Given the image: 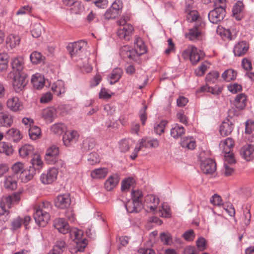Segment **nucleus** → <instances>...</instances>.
<instances>
[{
	"mask_svg": "<svg viewBox=\"0 0 254 254\" xmlns=\"http://www.w3.org/2000/svg\"><path fill=\"white\" fill-rule=\"evenodd\" d=\"M52 205L48 201H44L34 208L33 217L36 223L41 227H45L50 220L49 211Z\"/></svg>",
	"mask_w": 254,
	"mask_h": 254,
	"instance_id": "nucleus-1",
	"label": "nucleus"
},
{
	"mask_svg": "<svg viewBox=\"0 0 254 254\" xmlns=\"http://www.w3.org/2000/svg\"><path fill=\"white\" fill-rule=\"evenodd\" d=\"M127 20L125 18H122L117 21L119 25H122L123 28H121L117 31V35L120 39H124L126 41L129 40L131 36L133 31V27L130 24H126Z\"/></svg>",
	"mask_w": 254,
	"mask_h": 254,
	"instance_id": "nucleus-2",
	"label": "nucleus"
},
{
	"mask_svg": "<svg viewBox=\"0 0 254 254\" xmlns=\"http://www.w3.org/2000/svg\"><path fill=\"white\" fill-rule=\"evenodd\" d=\"M226 11L224 5L216 6L211 10L208 17L210 22L213 24H218L225 17Z\"/></svg>",
	"mask_w": 254,
	"mask_h": 254,
	"instance_id": "nucleus-3",
	"label": "nucleus"
},
{
	"mask_svg": "<svg viewBox=\"0 0 254 254\" xmlns=\"http://www.w3.org/2000/svg\"><path fill=\"white\" fill-rule=\"evenodd\" d=\"M31 220V217L28 215L24 216V218L17 216L10 222L9 229L12 232L15 233L18 231L22 225L27 229L28 228V225Z\"/></svg>",
	"mask_w": 254,
	"mask_h": 254,
	"instance_id": "nucleus-4",
	"label": "nucleus"
},
{
	"mask_svg": "<svg viewBox=\"0 0 254 254\" xmlns=\"http://www.w3.org/2000/svg\"><path fill=\"white\" fill-rule=\"evenodd\" d=\"M20 199L19 193H13L11 195L3 196L0 201L1 209L9 210L12 206L17 204Z\"/></svg>",
	"mask_w": 254,
	"mask_h": 254,
	"instance_id": "nucleus-5",
	"label": "nucleus"
},
{
	"mask_svg": "<svg viewBox=\"0 0 254 254\" xmlns=\"http://www.w3.org/2000/svg\"><path fill=\"white\" fill-rule=\"evenodd\" d=\"M234 112V109H230L228 111L229 115L227 118L222 122L220 126L219 132L223 136H226L230 134L234 129V125L233 122L228 119V118L232 119L231 114H233Z\"/></svg>",
	"mask_w": 254,
	"mask_h": 254,
	"instance_id": "nucleus-6",
	"label": "nucleus"
},
{
	"mask_svg": "<svg viewBox=\"0 0 254 254\" xmlns=\"http://www.w3.org/2000/svg\"><path fill=\"white\" fill-rule=\"evenodd\" d=\"M27 75L25 73L15 74L13 78L12 86L16 93L23 91L27 83L26 78Z\"/></svg>",
	"mask_w": 254,
	"mask_h": 254,
	"instance_id": "nucleus-7",
	"label": "nucleus"
},
{
	"mask_svg": "<svg viewBox=\"0 0 254 254\" xmlns=\"http://www.w3.org/2000/svg\"><path fill=\"white\" fill-rule=\"evenodd\" d=\"M58 174V169L53 167L49 169L46 173H43L40 179L43 184H51L57 179Z\"/></svg>",
	"mask_w": 254,
	"mask_h": 254,
	"instance_id": "nucleus-8",
	"label": "nucleus"
},
{
	"mask_svg": "<svg viewBox=\"0 0 254 254\" xmlns=\"http://www.w3.org/2000/svg\"><path fill=\"white\" fill-rule=\"evenodd\" d=\"M87 44V42L84 40H80L73 43H70L67 46V49L70 56L73 58L74 56H79L82 51L83 47Z\"/></svg>",
	"mask_w": 254,
	"mask_h": 254,
	"instance_id": "nucleus-9",
	"label": "nucleus"
},
{
	"mask_svg": "<svg viewBox=\"0 0 254 254\" xmlns=\"http://www.w3.org/2000/svg\"><path fill=\"white\" fill-rule=\"evenodd\" d=\"M56 207L64 209L69 207L71 204V199L69 193L58 195L54 200Z\"/></svg>",
	"mask_w": 254,
	"mask_h": 254,
	"instance_id": "nucleus-10",
	"label": "nucleus"
},
{
	"mask_svg": "<svg viewBox=\"0 0 254 254\" xmlns=\"http://www.w3.org/2000/svg\"><path fill=\"white\" fill-rule=\"evenodd\" d=\"M59 153V148L56 145H53L49 147L45 156L46 162L49 164H53L56 161Z\"/></svg>",
	"mask_w": 254,
	"mask_h": 254,
	"instance_id": "nucleus-11",
	"label": "nucleus"
},
{
	"mask_svg": "<svg viewBox=\"0 0 254 254\" xmlns=\"http://www.w3.org/2000/svg\"><path fill=\"white\" fill-rule=\"evenodd\" d=\"M202 33L198 24L195 23L194 26L189 29L185 34L186 37L190 41H196L202 39Z\"/></svg>",
	"mask_w": 254,
	"mask_h": 254,
	"instance_id": "nucleus-12",
	"label": "nucleus"
},
{
	"mask_svg": "<svg viewBox=\"0 0 254 254\" xmlns=\"http://www.w3.org/2000/svg\"><path fill=\"white\" fill-rule=\"evenodd\" d=\"M121 57L125 60H136L137 52L128 45L123 46L120 52Z\"/></svg>",
	"mask_w": 254,
	"mask_h": 254,
	"instance_id": "nucleus-13",
	"label": "nucleus"
},
{
	"mask_svg": "<svg viewBox=\"0 0 254 254\" xmlns=\"http://www.w3.org/2000/svg\"><path fill=\"white\" fill-rule=\"evenodd\" d=\"M79 135L75 130H68L65 132L63 137L64 145L69 146L75 143L78 139Z\"/></svg>",
	"mask_w": 254,
	"mask_h": 254,
	"instance_id": "nucleus-14",
	"label": "nucleus"
},
{
	"mask_svg": "<svg viewBox=\"0 0 254 254\" xmlns=\"http://www.w3.org/2000/svg\"><path fill=\"white\" fill-rule=\"evenodd\" d=\"M159 200L155 195L152 194H148L144 197L143 206L146 207L149 210H146L149 211H154L157 209V205L159 204Z\"/></svg>",
	"mask_w": 254,
	"mask_h": 254,
	"instance_id": "nucleus-15",
	"label": "nucleus"
},
{
	"mask_svg": "<svg viewBox=\"0 0 254 254\" xmlns=\"http://www.w3.org/2000/svg\"><path fill=\"white\" fill-rule=\"evenodd\" d=\"M200 167L204 173L210 174L213 173L216 171V164L213 159L207 158L201 162Z\"/></svg>",
	"mask_w": 254,
	"mask_h": 254,
	"instance_id": "nucleus-16",
	"label": "nucleus"
},
{
	"mask_svg": "<svg viewBox=\"0 0 254 254\" xmlns=\"http://www.w3.org/2000/svg\"><path fill=\"white\" fill-rule=\"evenodd\" d=\"M125 207L127 211L130 213H137L139 212L143 208L142 201H135L133 199L128 200Z\"/></svg>",
	"mask_w": 254,
	"mask_h": 254,
	"instance_id": "nucleus-17",
	"label": "nucleus"
},
{
	"mask_svg": "<svg viewBox=\"0 0 254 254\" xmlns=\"http://www.w3.org/2000/svg\"><path fill=\"white\" fill-rule=\"evenodd\" d=\"M53 225L54 227L61 233L65 234L69 232V226L64 218L56 219L54 221Z\"/></svg>",
	"mask_w": 254,
	"mask_h": 254,
	"instance_id": "nucleus-18",
	"label": "nucleus"
},
{
	"mask_svg": "<svg viewBox=\"0 0 254 254\" xmlns=\"http://www.w3.org/2000/svg\"><path fill=\"white\" fill-rule=\"evenodd\" d=\"M249 44L246 41H241L237 43L233 49V52L235 56H242L248 51Z\"/></svg>",
	"mask_w": 254,
	"mask_h": 254,
	"instance_id": "nucleus-19",
	"label": "nucleus"
},
{
	"mask_svg": "<svg viewBox=\"0 0 254 254\" xmlns=\"http://www.w3.org/2000/svg\"><path fill=\"white\" fill-rule=\"evenodd\" d=\"M159 145V141L156 138H143L139 142L138 150H141L143 147L156 148Z\"/></svg>",
	"mask_w": 254,
	"mask_h": 254,
	"instance_id": "nucleus-20",
	"label": "nucleus"
},
{
	"mask_svg": "<svg viewBox=\"0 0 254 254\" xmlns=\"http://www.w3.org/2000/svg\"><path fill=\"white\" fill-rule=\"evenodd\" d=\"M11 67L15 74L24 73L22 72L24 67V60L21 57L13 58L11 62Z\"/></svg>",
	"mask_w": 254,
	"mask_h": 254,
	"instance_id": "nucleus-21",
	"label": "nucleus"
},
{
	"mask_svg": "<svg viewBox=\"0 0 254 254\" xmlns=\"http://www.w3.org/2000/svg\"><path fill=\"white\" fill-rule=\"evenodd\" d=\"M6 106L13 112H17L21 110L22 105L17 97H13L8 99L6 101Z\"/></svg>",
	"mask_w": 254,
	"mask_h": 254,
	"instance_id": "nucleus-22",
	"label": "nucleus"
},
{
	"mask_svg": "<svg viewBox=\"0 0 254 254\" xmlns=\"http://www.w3.org/2000/svg\"><path fill=\"white\" fill-rule=\"evenodd\" d=\"M254 146L251 144L244 146L240 150V154L246 161H249L253 158Z\"/></svg>",
	"mask_w": 254,
	"mask_h": 254,
	"instance_id": "nucleus-23",
	"label": "nucleus"
},
{
	"mask_svg": "<svg viewBox=\"0 0 254 254\" xmlns=\"http://www.w3.org/2000/svg\"><path fill=\"white\" fill-rule=\"evenodd\" d=\"M31 81L33 87L38 90L42 89L45 83L44 76L38 73L32 75Z\"/></svg>",
	"mask_w": 254,
	"mask_h": 254,
	"instance_id": "nucleus-24",
	"label": "nucleus"
},
{
	"mask_svg": "<svg viewBox=\"0 0 254 254\" xmlns=\"http://www.w3.org/2000/svg\"><path fill=\"white\" fill-rule=\"evenodd\" d=\"M96 145L94 138L87 137L84 138L81 144V148L83 152H87L92 149Z\"/></svg>",
	"mask_w": 254,
	"mask_h": 254,
	"instance_id": "nucleus-25",
	"label": "nucleus"
},
{
	"mask_svg": "<svg viewBox=\"0 0 254 254\" xmlns=\"http://www.w3.org/2000/svg\"><path fill=\"white\" fill-rule=\"evenodd\" d=\"M119 180V178L117 175L110 176L105 182V188L108 191L111 190L117 185Z\"/></svg>",
	"mask_w": 254,
	"mask_h": 254,
	"instance_id": "nucleus-26",
	"label": "nucleus"
},
{
	"mask_svg": "<svg viewBox=\"0 0 254 254\" xmlns=\"http://www.w3.org/2000/svg\"><path fill=\"white\" fill-rule=\"evenodd\" d=\"M17 177L15 176H9L5 178L4 182V187L8 190H13L17 188Z\"/></svg>",
	"mask_w": 254,
	"mask_h": 254,
	"instance_id": "nucleus-27",
	"label": "nucleus"
},
{
	"mask_svg": "<svg viewBox=\"0 0 254 254\" xmlns=\"http://www.w3.org/2000/svg\"><path fill=\"white\" fill-rule=\"evenodd\" d=\"M247 96L244 93H241L236 96L234 102L235 107L239 109H244L246 105Z\"/></svg>",
	"mask_w": 254,
	"mask_h": 254,
	"instance_id": "nucleus-28",
	"label": "nucleus"
},
{
	"mask_svg": "<svg viewBox=\"0 0 254 254\" xmlns=\"http://www.w3.org/2000/svg\"><path fill=\"white\" fill-rule=\"evenodd\" d=\"M52 90L57 96L65 92L64 83L62 80H58L54 82L52 86Z\"/></svg>",
	"mask_w": 254,
	"mask_h": 254,
	"instance_id": "nucleus-29",
	"label": "nucleus"
},
{
	"mask_svg": "<svg viewBox=\"0 0 254 254\" xmlns=\"http://www.w3.org/2000/svg\"><path fill=\"white\" fill-rule=\"evenodd\" d=\"M6 136L9 139L15 142L19 141L22 137L19 130L14 128L8 129L6 131Z\"/></svg>",
	"mask_w": 254,
	"mask_h": 254,
	"instance_id": "nucleus-30",
	"label": "nucleus"
},
{
	"mask_svg": "<svg viewBox=\"0 0 254 254\" xmlns=\"http://www.w3.org/2000/svg\"><path fill=\"white\" fill-rule=\"evenodd\" d=\"M35 174L36 171L34 168H31V166H29V169H24L21 176H19V179L23 182H27L33 178Z\"/></svg>",
	"mask_w": 254,
	"mask_h": 254,
	"instance_id": "nucleus-31",
	"label": "nucleus"
},
{
	"mask_svg": "<svg viewBox=\"0 0 254 254\" xmlns=\"http://www.w3.org/2000/svg\"><path fill=\"white\" fill-rule=\"evenodd\" d=\"M123 74V70L120 68L114 69L109 75V82L113 84L118 82L121 78Z\"/></svg>",
	"mask_w": 254,
	"mask_h": 254,
	"instance_id": "nucleus-32",
	"label": "nucleus"
},
{
	"mask_svg": "<svg viewBox=\"0 0 254 254\" xmlns=\"http://www.w3.org/2000/svg\"><path fill=\"white\" fill-rule=\"evenodd\" d=\"M56 116V110L53 108H46L42 112L43 118L49 123L53 121Z\"/></svg>",
	"mask_w": 254,
	"mask_h": 254,
	"instance_id": "nucleus-33",
	"label": "nucleus"
},
{
	"mask_svg": "<svg viewBox=\"0 0 254 254\" xmlns=\"http://www.w3.org/2000/svg\"><path fill=\"white\" fill-rule=\"evenodd\" d=\"M34 147L30 144H25L19 149L20 156L22 158H25L33 154Z\"/></svg>",
	"mask_w": 254,
	"mask_h": 254,
	"instance_id": "nucleus-34",
	"label": "nucleus"
},
{
	"mask_svg": "<svg viewBox=\"0 0 254 254\" xmlns=\"http://www.w3.org/2000/svg\"><path fill=\"white\" fill-rule=\"evenodd\" d=\"M0 123L1 126L9 127L13 123L12 117L8 114L2 112L0 115Z\"/></svg>",
	"mask_w": 254,
	"mask_h": 254,
	"instance_id": "nucleus-35",
	"label": "nucleus"
},
{
	"mask_svg": "<svg viewBox=\"0 0 254 254\" xmlns=\"http://www.w3.org/2000/svg\"><path fill=\"white\" fill-rule=\"evenodd\" d=\"M29 135L32 140H36L41 136L40 128L36 126H32L28 129Z\"/></svg>",
	"mask_w": 254,
	"mask_h": 254,
	"instance_id": "nucleus-36",
	"label": "nucleus"
},
{
	"mask_svg": "<svg viewBox=\"0 0 254 254\" xmlns=\"http://www.w3.org/2000/svg\"><path fill=\"white\" fill-rule=\"evenodd\" d=\"M11 169L14 174L13 176L19 178L24 169V164L20 162H16L12 165Z\"/></svg>",
	"mask_w": 254,
	"mask_h": 254,
	"instance_id": "nucleus-37",
	"label": "nucleus"
},
{
	"mask_svg": "<svg viewBox=\"0 0 254 254\" xmlns=\"http://www.w3.org/2000/svg\"><path fill=\"white\" fill-rule=\"evenodd\" d=\"M244 4L242 1H238L233 6L232 12L233 15L237 20H240L242 18L240 13L243 10Z\"/></svg>",
	"mask_w": 254,
	"mask_h": 254,
	"instance_id": "nucleus-38",
	"label": "nucleus"
},
{
	"mask_svg": "<svg viewBox=\"0 0 254 254\" xmlns=\"http://www.w3.org/2000/svg\"><path fill=\"white\" fill-rule=\"evenodd\" d=\"M185 129L184 127L181 125L176 124L171 129V135L175 138H178L181 137L185 133Z\"/></svg>",
	"mask_w": 254,
	"mask_h": 254,
	"instance_id": "nucleus-39",
	"label": "nucleus"
},
{
	"mask_svg": "<svg viewBox=\"0 0 254 254\" xmlns=\"http://www.w3.org/2000/svg\"><path fill=\"white\" fill-rule=\"evenodd\" d=\"M235 142L234 140L230 137H228L225 141L221 142L220 145L223 147V151L224 153H229L231 151L232 148L234 146Z\"/></svg>",
	"mask_w": 254,
	"mask_h": 254,
	"instance_id": "nucleus-40",
	"label": "nucleus"
},
{
	"mask_svg": "<svg viewBox=\"0 0 254 254\" xmlns=\"http://www.w3.org/2000/svg\"><path fill=\"white\" fill-rule=\"evenodd\" d=\"M108 173V169L101 168L94 170L91 173V176L94 179H101L105 178Z\"/></svg>",
	"mask_w": 254,
	"mask_h": 254,
	"instance_id": "nucleus-41",
	"label": "nucleus"
},
{
	"mask_svg": "<svg viewBox=\"0 0 254 254\" xmlns=\"http://www.w3.org/2000/svg\"><path fill=\"white\" fill-rule=\"evenodd\" d=\"M161 242L165 245L170 246L173 244L172 235L168 231L161 233L159 235Z\"/></svg>",
	"mask_w": 254,
	"mask_h": 254,
	"instance_id": "nucleus-42",
	"label": "nucleus"
},
{
	"mask_svg": "<svg viewBox=\"0 0 254 254\" xmlns=\"http://www.w3.org/2000/svg\"><path fill=\"white\" fill-rule=\"evenodd\" d=\"M181 146L184 148L189 149H193L196 147V143L194 139L191 137H185L181 142Z\"/></svg>",
	"mask_w": 254,
	"mask_h": 254,
	"instance_id": "nucleus-43",
	"label": "nucleus"
},
{
	"mask_svg": "<svg viewBox=\"0 0 254 254\" xmlns=\"http://www.w3.org/2000/svg\"><path fill=\"white\" fill-rule=\"evenodd\" d=\"M200 51L198 50L196 47H191V52L190 55V61L193 64H197L201 59V56L199 54Z\"/></svg>",
	"mask_w": 254,
	"mask_h": 254,
	"instance_id": "nucleus-44",
	"label": "nucleus"
},
{
	"mask_svg": "<svg viewBox=\"0 0 254 254\" xmlns=\"http://www.w3.org/2000/svg\"><path fill=\"white\" fill-rule=\"evenodd\" d=\"M31 168H34L35 171L36 170H39L42 168L43 162L41 158L38 154H34L31 160Z\"/></svg>",
	"mask_w": 254,
	"mask_h": 254,
	"instance_id": "nucleus-45",
	"label": "nucleus"
},
{
	"mask_svg": "<svg viewBox=\"0 0 254 254\" xmlns=\"http://www.w3.org/2000/svg\"><path fill=\"white\" fill-rule=\"evenodd\" d=\"M237 72L233 69H229L225 70L222 74V78L226 81L230 82L236 78Z\"/></svg>",
	"mask_w": 254,
	"mask_h": 254,
	"instance_id": "nucleus-46",
	"label": "nucleus"
},
{
	"mask_svg": "<svg viewBox=\"0 0 254 254\" xmlns=\"http://www.w3.org/2000/svg\"><path fill=\"white\" fill-rule=\"evenodd\" d=\"M12 145L9 143L1 142L0 143V153H2L6 155H10L13 153Z\"/></svg>",
	"mask_w": 254,
	"mask_h": 254,
	"instance_id": "nucleus-47",
	"label": "nucleus"
},
{
	"mask_svg": "<svg viewBox=\"0 0 254 254\" xmlns=\"http://www.w3.org/2000/svg\"><path fill=\"white\" fill-rule=\"evenodd\" d=\"M167 123V121L166 120H162L156 122L154 126L155 132L158 135H160L162 133L164 132Z\"/></svg>",
	"mask_w": 254,
	"mask_h": 254,
	"instance_id": "nucleus-48",
	"label": "nucleus"
},
{
	"mask_svg": "<svg viewBox=\"0 0 254 254\" xmlns=\"http://www.w3.org/2000/svg\"><path fill=\"white\" fill-rule=\"evenodd\" d=\"M219 76V73L217 71L209 72L206 74L205 81L206 83H214Z\"/></svg>",
	"mask_w": 254,
	"mask_h": 254,
	"instance_id": "nucleus-49",
	"label": "nucleus"
},
{
	"mask_svg": "<svg viewBox=\"0 0 254 254\" xmlns=\"http://www.w3.org/2000/svg\"><path fill=\"white\" fill-rule=\"evenodd\" d=\"M20 41L19 36L10 35L7 38L6 42L11 48H13L19 44Z\"/></svg>",
	"mask_w": 254,
	"mask_h": 254,
	"instance_id": "nucleus-50",
	"label": "nucleus"
},
{
	"mask_svg": "<svg viewBox=\"0 0 254 254\" xmlns=\"http://www.w3.org/2000/svg\"><path fill=\"white\" fill-rule=\"evenodd\" d=\"M70 235L72 237H74V240L75 241H80L82 239L83 232L82 230L74 228L71 230L69 229Z\"/></svg>",
	"mask_w": 254,
	"mask_h": 254,
	"instance_id": "nucleus-51",
	"label": "nucleus"
},
{
	"mask_svg": "<svg viewBox=\"0 0 254 254\" xmlns=\"http://www.w3.org/2000/svg\"><path fill=\"white\" fill-rule=\"evenodd\" d=\"M65 128V126L64 124L57 123L51 127V130L55 134H61L64 132Z\"/></svg>",
	"mask_w": 254,
	"mask_h": 254,
	"instance_id": "nucleus-52",
	"label": "nucleus"
},
{
	"mask_svg": "<svg viewBox=\"0 0 254 254\" xmlns=\"http://www.w3.org/2000/svg\"><path fill=\"white\" fill-rule=\"evenodd\" d=\"M10 217V212L6 209H1L0 211V224L2 225L7 222Z\"/></svg>",
	"mask_w": 254,
	"mask_h": 254,
	"instance_id": "nucleus-53",
	"label": "nucleus"
},
{
	"mask_svg": "<svg viewBox=\"0 0 254 254\" xmlns=\"http://www.w3.org/2000/svg\"><path fill=\"white\" fill-rule=\"evenodd\" d=\"M30 59L33 64H38L43 61V57L40 53L35 51L31 54Z\"/></svg>",
	"mask_w": 254,
	"mask_h": 254,
	"instance_id": "nucleus-54",
	"label": "nucleus"
},
{
	"mask_svg": "<svg viewBox=\"0 0 254 254\" xmlns=\"http://www.w3.org/2000/svg\"><path fill=\"white\" fill-rule=\"evenodd\" d=\"M8 55L5 53L0 54V71L7 68Z\"/></svg>",
	"mask_w": 254,
	"mask_h": 254,
	"instance_id": "nucleus-55",
	"label": "nucleus"
},
{
	"mask_svg": "<svg viewBox=\"0 0 254 254\" xmlns=\"http://www.w3.org/2000/svg\"><path fill=\"white\" fill-rule=\"evenodd\" d=\"M65 247V243L63 240H58L57 241L55 245L54 246L53 250L58 254H61L64 251Z\"/></svg>",
	"mask_w": 254,
	"mask_h": 254,
	"instance_id": "nucleus-56",
	"label": "nucleus"
},
{
	"mask_svg": "<svg viewBox=\"0 0 254 254\" xmlns=\"http://www.w3.org/2000/svg\"><path fill=\"white\" fill-rule=\"evenodd\" d=\"M88 163L91 165H94L100 162L98 154L96 152H92L88 155L87 159Z\"/></svg>",
	"mask_w": 254,
	"mask_h": 254,
	"instance_id": "nucleus-57",
	"label": "nucleus"
},
{
	"mask_svg": "<svg viewBox=\"0 0 254 254\" xmlns=\"http://www.w3.org/2000/svg\"><path fill=\"white\" fill-rule=\"evenodd\" d=\"M42 27L40 24H35L31 30L32 36L35 38L40 36L42 33Z\"/></svg>",
	"mask_w": 254,
	"mask_h": 254,
	"instance_id": "nucleus-58",
	"label": "nucleus"
},
{
	"mask_svg": "<svg viewBox=\"0 0 254 254\" xmlns=\"http://www.w3.org/2000/svg\"><path fill=\"white\" fill-rule=\"evenodd\" d=\"M137 49H135V50L137 52L136 57H138L139 56L142 55L146 53V48L142 42V41L140 40V41L137 40Z\"/></svg>",
	"mask_w": 254,
	"mask_h": 254,
	"instance_id": "nucleus-59",
	"label": "nucleus"
},
{
	"mask_svg": "<svg viewBox=\"0 0 254 254\" xmlns=\"http://www.w3.org/2000/svg\"><path fill=\"white\" fill-rule=\"evenodd\" d=\"M243 215H244V224L248 226L250 224L251 219V214L250 212V208L247 206L243 211Z\"/></svg>",
	"mask_w": 254,
	"mask_h": 254,
	"instance_id": "nucleus-60",
	"label": "nucleus"
},
{
	"mask_svg": "<svg viewBox=\"0 0 254 254\" xmlns=\"http://www.w3.org/2000/svg\"><path fill=\"white\" fill-rule=\"evenodd\" d=\"M119 14L117 11L112 9V7H110L106 11L104 16L106 19H110L115 18Z\"/></svg>",
	"mask_w": 254,
	"mask_h": 254,
	"instance_id": "nucleus-61",
	"label": "nucleus"
},
{
	"mask_svg": "<svg viewBox=\"0 0 254 254\" xmlns=\"http://www.w3.org/2000/svg\"><path fill=\"white\" fill-rule=\"evenodd\" d=\"M183 238L187 241H192L195 238L194 232L192 229L186 231L183 235Z\"/></svg>",
	"mask_w": 254,
	"mask_h": 254,
	"instance_id": "nucleus-62",
	"label": "nucleus"
},
{
	"mask_svg": "<svg viewBox=\"0 0 254 254\" xmlns=\"http://www.w3.org/2000/svg\"><path fill=\"white\" fill-rule=\"evenodd\" d=\"M147 107L146 105H144L140 109L139 113V117L142 125H144L145 124V122L147 119Z\"/></svg>",
	"mask_w": 254,
	"mask_h": 254,
	"instance_id": "nucleus-63",
	"label": "nucleus"
},
{
	"mask_svg": "<svg viewBox=\"0 0 254 254\" xmlns=\"http://www.w3.org/2000/svg\"><path fill=\"white\" fill-rule=\"evenodd\" d=\"M133 183V178H128L124 180L122 183L121 189L124 191L128 190Z\"/></svg>",
	"mask_w": 254,
	"mask_h": 254,
	"instance_id": "nucleus-64",
	"label": "nucleus"
}]
</instances>
